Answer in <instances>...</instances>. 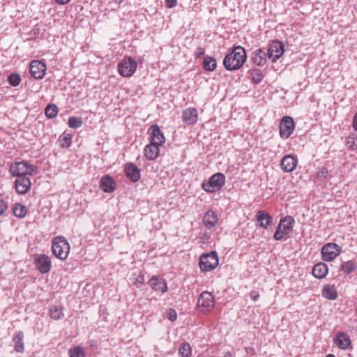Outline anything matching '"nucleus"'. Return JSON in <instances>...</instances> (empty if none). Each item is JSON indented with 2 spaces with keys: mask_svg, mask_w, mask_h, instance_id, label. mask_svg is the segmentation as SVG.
Masks as SVG:
<instances>
[{
  "mask_svg": "<svg viewBox=\"0 0 357 357\" xmlns=\"http://www.w3.org/2000/svg\"><path fill=\"white\" fill-rule=\"evenodd\" d=\"M8 208V204L3 199H0V215H2Z\"/></svg>",
  "mask_w": 357,
  "mask_h": 357,
  "instance_id": "obj_42",
  "label": "nucleus"
},
{
  "mask_svg": "<svg viewBox=\"0 0 357 357\" xmlns=\"http://www.w3.org/2000/svg\"><path fill=\"white\" fill-rule=\"evenodd\" d=\"M255 218L259 223V226L264 229H267L271 225L273 220L272 216L264 211H259L255 215Z\"/></svg>",
  "mask_w": 357,
  "mask_h": 357,
  "instance_id": "obj_21",
  "label": "nucleus"
},
{
  "mask_svg": "<svg viewBox=\"0 0 357 357\" xmlns=\"http://www.w3.org/2000/svg\"><path fill=\"white\" fill-rule=\"evenodd\" d=\"M177 4V0H166L165 5L167 8H172L176 6Z\"/></svg>",
  "mask_w": 357,
  "mask_h": 357,
  "instance_id": "obj_45",
  "label": "nucleus"
},
{
  "mask_svg": "<svg viewBox=\"0 0 357 357\" xmlns=\"http://www.w3.org/2000/svg\"><path fill=\"white\" fill-rule=\"evenodd\" d=\"M205 53V50H204V48L202 47H198L196 50V52H195V58L196 59H198V58H200L201 56L204 55Z\"/></svg>",
  "mask_w": 357,
  "mask_h": 357,
  "instance_id": "obj_43",
  "label": "nucleus"
},
{
  "mask_svg": "<svg viewBox=\"0 0 357 357\" xmlns=\"http://www.w3.org/2000/svg\"><path fill=\"white\" fill-rule=\"evenodd\" d=\"M326 357H335L333 354H328Z\"/></svg>",
  "mask_w": 357,
  "mask_h": 357,
  "instance_id": "obj_51",
  "label": "nucleus"
},
{
  "mask_svg": "<svg viewBox=\"0 0 357 357\" xmlns=\"http://www.w3.org/2000/svg\"><path fill=\"white\" fill-rule=\"evenodd\" d=\"M167 318L171 321H174L177 319V312L174 309L170 308L167 312Z\"/></svg>",
  "mask_w": 357,
  "mask_h": 357,
  "instance_id": "obj_41",
  "label": "nucleus"
},
{
  "mask_svg": "<svg viewBox=\"0 0 357 357\" xmlns=\"http://www.w3.org/2000/svg\"><path fill=\"white\" fill-rule=\"evenodd\" d=\"M114 1H115V3H119V4L121 3L123 1V0H114Z\"/></svg>",
  "mask_w": 357,
  "mask_h": 357,
  "instance_id": "obj_50",
  "label": "nucleus"
},
{
  "mask_svg": "<svg viewBox=\"0 0 357 357\" xmlns=\"http://www.w3.org/2000/svg\"><path fill=\"white\" fill-rule=\"evenodd\" d=\"M149 132H150V143L157 146H162L165 142V137L157 125L152 126Z\"/></svg>",
  "mask_w": 357,
  "mask_h": 357,
  "instance_id": "obj_14",
  "label": "nucleus"
},
{
  "mask_svg": "<svg viewBox=\"0 0 357 357\" xmlns=\"http://www.w3.org/2000/svg\"><path fill=\"white\" fill-rule=\"evenodd\" d=\"M60 5H64L68 3L70 0H55Z\"/></svg>",
  "mask_w": 357,
  "mask_h": 357,
  "instance_id": "obj_48",
  "label": "nucleus"
},
{
  "mask_svg": "<svg viewBox=\"0 0 357 357\" xmlns=\"http://www.w3.org/2000/svg\"><path fill=\"white\" fill-rule=\"evenodd\" d=\"M24 333L22 331H18L13 337L14 342V349L16 352L22 353L24 350L23 342Z\"/></svg>",
  "mask_w": 357,
  "mask_h": 357,
  "instance_id": "obj_27",
  "label": "nucleus"
},
{
  "mask_svg": "<svg viewBox=\"0 0 357 357\" xmlns=\"http://www.w3.org/2000/svg\"><path fill=\"white\" fill-rule=\"evenodd\" d=\"M334 343L340 349L345 350L351 345V340L346 333L340 332L334 338Z\"/></svg>",
  "mask_w": 357,
  "mask_h": 357,
  "instance_id": "obj_23",
  "label": "nucleus"
},
{
  "mask_svg": "<svg viewBox=\"0 0 357 357\" xmlns=\"http://www.w3.org/2000/svg\"><path fill=\"white\" fill-rule=\"evenodd\" d=\"M295 124L292 117L284 116L280 123V135L283 139L289 138L294 130Z\"/></svg>",
  "mask_w": 357,
  "mask_h": 357,
  "instance_id": "obj_10",
  "label": "nucleus"
},
{
  "mask_svg": "<svg viewBox=\"0 0 357 357\" xmlns=\"http://www.w3.org/2000/svg\"><path fill=\"white\" fill-rule=\"evenodd\" d=\"M83 124V121L81 117L70 116L68 119V125L70 128L77 129L80 128Z\"/></svg>",
  "mask_w": 357,
  "mask_h": 357,
  "instance_id": "obj_34",
  "label": "nucleus"
},
{
  "mask_svg": "<svg viewBox=\"0 0 357 357\" xmlns=\"http://www.w3.org/2000/svg\"><path fill=\"white\" fill-rule=\"evenodd\" d=\"M250 296L254 301H257L258 300V298H259V294L256 291H252L250 292Z\"/></svg>",
  "mask_w": 357,
  "mask_h": 357,
  "instance_id": "obj_46",
  "label": "nucleus"
},
{
  "mask_svg": "<svg viewBox=\"0 0 357 357\" xmlns=\"http://www.w3.org/2000/svg\"><path fill=\"white\" fill-rule=\"evenodd\" d=\"M203 67L206 70L213 71L217 67L216 59L214 57L206 56L203 61Z\"/></svg>",
  "mask_w": 357,
  "mask_h": 357,
  "instance_id": "obj_31",
  "label": "nucleus"
},
{
  "mask_svg": "<svg viewBox=\"0 0 357 357\" xmlns=\"http://www.w3.org/2000/svg\"><path fill=\"white\" fill-rule=\"evenodd\" d=\"M328 169L326 167H322L317 173V176L320 178L326 177L328 174Z\"/></svg>",
  "mask_w": 357,
  "mask_h": 357,
  "instance_id": "obj_44",
  "label": "nucleus"
},
{
  "mask_svg": "<svg viewBox=\"0 0 357 357\" xmlns=\"http://www.w3.org/2000/svg\"><path fill=\"white\" fill-rule=\"evenodd\" d=\"M149 285L155 291L165 293L167 291V285L164 280L158 276L152 277L149 281Z\"/></svg>",
  "mask_w": 357,
  "mask_h": 357,
  "instance_id": "obj_22",
  "label": "nucleus"
},
{
  "mask_svg": "<svg viewBox=\"0 0 357 357\" xmlns=\"http://www.w3.org/2000/svg\"><path fill=\"white\" fill-rule=\"evenodd\" d=\"M137 63L131 57H125L118 65V70L123 77H130L136 70Z\"/></svg>",
  "mask_w": 357,
  "mask_h": 357,
  "instance_id": "obj_7",
  "label": "nucleus"
},
{
  "mask_svg": "<svg viewBox=\"0 0 357 357\" xmlns=\"http://www.w3.org/2000/svg\"><path fill=\"white\" fill-rule=\"evenodd\" d=\"M13 211L16 217L23 218L25 217L27 210L25 206L20 204H15L13 207Z\"/></svg>",
  "mask_w": 357,
  "mask_h": 357,
  "instance_id": "obj_33",
  "label": "nucleus"
},
{
  "mask_svg": "<svg viewBox=\"0 0 357 357\" xmlns=\"http://www.w3.org/2000/svg\"><path fill=\"white\" fill-rule=\"evenodd\" d=\"M36 268L43 274L48 273L52 266L50 257L45 255H36L34 257Z\"/></svg>",
  "mask_w": 357,
  "mask_h": 357,
  "instance_id": "obj_12",
  "label": "nucleus"
},
{
  "mask_svg": "<svg viewBox=\"0 0 357 357\" xmlns=\"http://www.w3.org/2000/svg\"><path fill=\"white\" fill-rule=\"evenodd\" d=\"M294 220L291 216L287 215L280 219V223L273 235L276 241H281L288 237L294 227Z\"/></svg>",
  "mask_w": 357,
  "mask_h": 357,
  "instance_id": "obj_4",
  "label": "nucleus"
},
{
  "mask_svg": "<svg viewBox=\"0 0 357 357\" xmlns=\"http://www.w3.org/2000/svg\"><path fill=\"white\" fill-rule=\"evenodd\" d=\"M328 271L327 265L324 263L320 262L314 266L312 269V274L315 278L321 279L326 277L328 273Z\"/></svg>",
  "mask_w": 357,
  "mask_h": 357,
  "instance_id": "obj_26",
  "label": "nucleus"
},
{
  "mask_svg": "<svg viewBox=\"0 0 357 357\" xmlns=\"http://www.w3.org/2000/svg\"><path fill=\"white\" fill-rule=\"evenodd\" d=\"M58 113V108L54 104L48 105L45 109V114L49 119L54 118Z\"/></svg>",
  "mask_w": 357,
  "mask_h": 357,
  "instance_id": "obj_35",
  "label": "nucleus"
},
{
  "mask_svg": "<svg viewBox=\"0 0 357 357\" xmlns=\"http://www.w3.org/2000/svg\"><path fill=\"white\" fill-rule=\"evenodd\" d=\"M116 186L115 181L109 176H103L100 181V188L105 192L110 193L114 191Z\"/></svg>",
  "mask_w": 357,
  "mask_h": 357,
  "instance_id": "obj_18",
  "label": "nucleus"
},
{
  "mask_svg": "<svg viewBox=\"0 0 357 357\" xmlns=\"http://www.w3.org/2000/svg\"><path fill=\"white\" fill-rule=\"evenodd\" d=\"M284 52V46L283 43L279 40H273L269 45L267 50V57L271 60L272 62H276Z\"/></svg>",
  "mask_w": 357,
  "mask_h": 357,
  "instance_id": "obj_8",
  "label": "nucleus"
},
{
  "mask_svg": "<svg viewBox=\"0 0 357 357\" xmlns=\"http://www.w3.org/2000/svg\"><path fill=\"white\" fill-rule=\"evenodd\" d=\"M357 268V264L352 260L343 262L341 264V270L345 273L349 274Z\"/></svg>",
  "mask_w": 357,
  "mask_h": 357,
  "instance_id": "obj_32",
  "label": "nucleus"
},
{
  "mask_svg": "<svg viewBox=\"0 0 357 357\" xmlns=\"http://www.w3.org/2000/svg\"><path fill=\"white\" fill-rule=\"evenodd\" d=\"M198 119L197 110L195 108H188L183 111L182 120L188 126L194 125Z\"/></svg>",
  "mask_w": 357,
  "mask_h": 357,
  "instance_id": "obj_16",
  "label": "nucleus"
},
{
  "mask_svg": "<svg viewBox=\"0 0 357 357\" xmlns=\"http://www.w3.org/2000/svg\"><path fill=\"white\" fill-rule=\"evenodd\" d=\"M21 81L20 76L18 74L13 73L8 77V82L11 86H17Z\"/></svg>",
  "mask_w": 357,
  "mask_h": 357,
  "instance_id": "obj_39",
  "label": "nucleus"
},
{
  "mask_svg": "<svg viewBox=\"0 0 357 357\" xmlns=\"http://www.w3.org/2000/svg\"><path fill=\"white\" fill-rule=\"evenodd\" d=\"M225 183V176L222 173L212 175L208 181L202 183V188L207 192H215L220 190Z\"/></svg>",
  "mask_w": 357,
  "mask_h": 357,
  "instance_id": "obj_5",
  "label": "nucleus"
},
{
  "mask_svg": "<svg viewBox=\"0 0 357 357\" xmlns=\"http://www.w3.org/2000/svg\"><path fill=\"white\" fill-rule=\"evenodd\" d=\"M322 296L329 300H335L337 296L334 287L330 284H327L323 288Z\"/></svg>",
  "mask_w": 357,
  "mask_h": 357,
  "instance_id": "obj_29",
  "label": "nucleus"
},
{
  "mask_svg": "<svg viewBox=\"0 0 357 357\" xmlns=\"http://www.w3.org/2000/svg\"><path fill=\"white\" fill-rule=\"evenodd\" d=\"M267 54L261 48L257 49L252 53L251 60L259 66H263L266 63Z\"/></svg>",
  "mask_w": 357,
  "mask_h": 357,
  "instance_id": "obj_20",
  "label": "nucleus"
},
{
  "mask_svg": "<svg viewBox=\"0 0 357 357\" xmlns=\"http://www.w3.org/2000/svg\"><path fill=\"white\" fill-rule=\"evenodd\" d=\"M68 354L70 357H84L85 352L83 348L79 346L75 347L72 349H70L68 351Z\"/></svg>",
  "mask_w": 357,
  "mask_h": 357,
  "instance_id": "obj_37",
  "label": "nucleus"
},
{
  "mask_svg": "<svg viewBox=\"0 0 357 357\" xmlns=\"http://www.w3.org/2000/svg\"><path fill=\"white\" fill-rule=\"evenodd\" d=\"M224 357H233V355L231 352L227 351L224 353Z\"/></svg>",
  "mask_w": 357,
  "mask_h": 357,
  "instance_id": "obj_49",
  "label": "nucleus"
},
{
  "mask_svg": "<svg viewBox=\"0 0 357 357\" xmlns=\"http://www.w3.org/2000/svg\"><path fill=\"white\" fill-rule=\"evenodd\" d=\"M218 218L215 212L213 211H207L203 218V222L205 226L211 229L213 228L217 224Z\"/></svg>",
  "mask_w": 357,
  "mask_h": 357,
  "instance_id": "obj_24",
  "label": "nucleus"
},
{
  "mask_svg": "<svg viewBox=\"0 0 357 357\" xmlns=\"http://www.w3.org/2000/svg\"><path fill=\"white\" fill-rule=\"evenodd\" d=\"M341 247L336 243H329L321 248L322 259L326 261L333 260L340 254Z\"/></svg>",
  "mask_w": 357,
  "mask_h": 357,
  "instance_id": "obj_9",
  "label": "nucleus"
},
{
  "mask_svg": "<svg viewBox=\"0 0 357 357\" xmlns=\"http://www.w3.org/2000/svg\"><path fill=\"white\" fill-rule=\"evenodd\" d=\"M9 172L13 176L23 177L27 175H36L38 173L37 167L26 160L11 163Z\"/></svg>",
  "mask_w": 357,
  "mask_h": 357,
  "instance_id": "obj_2",
  "label": "nucleus"
},
{
  "mask_svg": "<svg viewBox=\"0 0 357 357\" xmlns=\"http://www.w3.org/2000/svg\"><path fill=\"white\" fill-rule=\"evenodd\" d=\"M31 182L26 176L17 177L15 181V188L18 194L24 195L29 192Z\"/></svg>",
  "mask_w": 357,
  "mask_h": 357,
  "instance_id": "obj_15",
  "label": "nucleus"
},
{
  "mask_svg": "<svg viewBox=\"0 0 357 357\" xmlns=\"http://www.w3.org/2000/svg\"><path fill=\"white\" fill-rule=\"evenodd\" d=\"M159 153V146L154 145L150 143V144H148L145 146L144 155L147 159L150 160H153L158 158Z\"/></svg>",
  "mask_w": 357,
  "mask_h": 357,
  "instance_id": "obj_25",
  "label": "nucleus"
},
{
  "mask_svg": "<svg viewBox=\"0 0 357 357\" xmlns=\"http://www.w3.org/2000/svg\"><path fill=\"white\" fill-rule=\"evenodd\" d=\"M52 252L56 257L64 260L68 257L70 252V245L63 236H57L52 245Z\"/></svg>",
  "mask_w": 357,
  "mask_h": 357,
  "instance_id": "obj_3",
  "label": "nucleus"
},
{
  "mask_svg": "<svg viewBox=\"0 0 357 357\" xmlns=\"http://www.w3.org/2000/svg\"><path fill=\"white\" fill-rule=\"evenodd\" d=\"M126 175L132 182H137L140 179V169L133 163H127L124 169Z\"/></svg>",
  "mask_w": 357,
  "mask_h": 357,
  "instance_id": "obj_17",
  "label": "nucleus"
},
{
  "mask_svg": "<svg viewBox=\"0 0 357 357\" xmlns=\"http://www.w3.org/2000/svg\"><path fill=\"white\" fill-rule=\"evenodd\" d=\"M297 159L291 155H287L283 157L281 160L282 169L286 172H293L297 165Z\"/></svg>",
  "mask_w": 357,
  "mask_h": 357,
  "instance_id": "obj_19",
  "label": "nucleus"
},
{
  "mask_svg": "<svg viewBox=\"0 0 357 357\" xmlns=\"http://www.w3.org/2000/svg\"><path fill=\"white\" fill-rule=\"evenodd\" d=\"M61 147H69L71 144V137L69 135L60 138Z\"/></svg>",
  "mask_w": 357,
  "mask_h": 357,
  "instance_id": "obj_40",
  "label": "nucleus"
},
{
  "mask_svg": "<svg viewBox=\"0 0 357 357\" xmlns=\"http://www.w3.org/2000/svg\"><path fill=\"white\" fill-rule=\"evenodd\" d=\"M214 305V296L210 292L204 291L199 295L198 305L202 307L203 312H211L213 309Z\"/></svg>",
  "mask_w": 357,
  "mask_h": 357,
  "instance_id": "obj_11",
  "label": "nucleus"
},
{
  "mask_svg": "<svg viewBox=\"0 0 357 357\" xmlns=\"http://www.w3.org/2000/svg\"><path fill=\"white\" fill-rule=\"evenodd\" d=\"M49 314L51 319L54 320H59L64 316L63 307L60 305L52 306L49 310Z\"/></svg>",
  "mask_w": 357,
  "mask_h": 357,
  "instance_id": "obj_28",
  "label": "nucleus"
},
{
  "mask_svg": "<svg viewBox=\"0 0 357 357\" xmlns=\"http://www.w3.org/2000/svg\"><path fill=\"white\" fill-rule=\"evenodd\" d=\"M179 354L181 357H190L191 347L188 343L184 342L179 347Z\"/></svg>",
  "mask_w": 357,
  "mask_h": 357,
  "instance_id": "obj_38",
  "label": "nucleus"
},
{
  "mask_svg": "<svg viewBox=\"0 0 357 357\" xmlns=\"http://www.w3.org/2000/svg\"><path fill=\"white\" fill-rule=\"evenodd\" d=\"M353 128L356 131H357V112L355 114L353 119Z\"/></svg>",
  "mask_w": 357,
  "mask_h": 357,
  "instance_id": "obj_47",
  "label": "nucleus"
},
{
  "mask_svg": "<svg viewBox=\"0 0 357 357\" xmlns=\"http://www.w3.org/2000/svg\"><path fill=\"white\" fill-rule=\"evenodd\" d=\"M131 280L137 287H139L144 282V275L141 272H135L132 275Z\"/></svg>",
  "mask_w": 357,
  "mask_h": 357,
  "instance_id": "obj_36",
  "label": "nucleus"
},
{
  "mask_svg": "<svg viewBox=\"0 0 357 357\" xmlns=\"http://www.w3.org/2000/svg\"><path fill=\"white\" fill-rule=\"evenodd\" d=\"M219 264V259L215 251L203 254L199 258V265L202 272L211 271Z\"/></svg>",
  "mask_w": 357,
  "mask_h": 357,
  "instance_id": "obj_6",
  "label": "nucleus"
},
{
  "mask_svg": "<svg viewBox=\"0 0 357 357\" xmlns=\"http://www.w3.org/2000/svg\"><path fill=\"white\" fill-rule=\"evenodd\" d=\"M246 59L245 49L241 46H236L231 52L225 56L223 65L227 70H236L242 67Z\"/></svg>",
  "mask_w": 357,
  "mask_h": 357,
  "instance_id": "obj_1",
  "label": "nucleus"
},
{
  "mask_svg": "<svg viewBox=\"0 0 357 357\" xmlns=\"http://www.w3.org/2000/svg\"><path fill=\"white\" fill-rule=\"evenodd\" d=\"M29 70L34 78L41 79L45 75L46 65L40 61H33L30 63Z\"/></svg>",
  "mask_w": 357,
  "mask_h": 357,
  "instance_id": "obj_13",
  "label": "nucleus"
},
{
  "mask_svg": "<svg viewBox=\"0 0 357 357\" xmlns=\"http://www.w3.org/2000/svg\"><path fill=\"white\" fill-rule=\"evenodd\" d=\"M248 74L250 75L252 82L255 84H259L264 78V75L261 70L257 68L249 70Z\"/></svg>",
  "mask_w": 357,
  "mask_h": 357,
  "instance_id": "obj_30",
  "label": "nucleus"
}]
</instances>
